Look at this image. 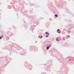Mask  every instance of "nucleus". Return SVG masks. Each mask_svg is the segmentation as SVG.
<instances>
[{
  "mask_svg": "<svg viewBox=\"0 0 74 74\" xmlns=\"http://www.w3.org/2000/svg\"><path fill=\"white\" fill-rule=\"evenodd\" d=\"M50 46H49V47H47V50H48L49 49V47H50Z\"/></svg>",
  "mask_w": 74,
  "mask_h": 74,
  "instance_id": "f257e3e1",
  "label": "nucleus"
},
{
  "mask_svg": "<svg viewBox=\"0 0 74 74\" xmlns=\"http://www.w3.org/2000/svg\"><path fill=\"white\" fill-rule=\"evenodd\" d=\"M45 34H48V35H49V34H48V33L47 32H46Z\"/></svg>",
  "mask_w": 74,
  "mask_h": 74,
  "instance_id": "f03ea898",
  "label": "nucleus"
},
{
  "mask_svg": "<svg viewBox=\"0 0 74 74\" xmlns=\"http://www.w3.org/2000/svg\"><path fill=\"white\" fill-rule=\"evenodd\" d=\"M55 16H56V17H58V16L57 14H55Z\"/></svg>",
  "mask_w": 74,
  "mask_h": 74,
  "instance_id": "7ed1b4c3",
  "label": "nucleus"
},
{
  "mask_svg": "<svg viewBox=\"0 0 74 74\" xmlns=\"http://www.w3.org/2000/svg\"><path fill=\"white\" fill-rule=\"evenodd\" d=\"M59 29H58L57 30V32H59Z\"/></svg>",
  "mask_w": 74,
  "mask_h": 74,
  "instance_id": "20e7f679",
  "label": "nucleus"
},
{
  "mask_svg": "<svg viewBox=\"0 0 74 74\" xmlns=\"http://www.w3.org/2000/svg\"><path fill=\"white\" fill-rule=\"evenodd\" d=\"M46 37H48V35H46Z\"/></svg>",
  "mask_w": 74,
  "mask_h": 74,
  "instance_id": "39448f33",
  "label": "nucleus"
},
{
  "mask_svg": "<svg viewBox=\"0 0 74 74\" xmlns=\"http://www.w3.org/2000/svg\"><path fill=\"white\" fill-rule=\"evenodd\" d=\"M58 38H56V41H58Z\"/></svg>",
  "mask_w": 74,
  "mask_h": 74,
  "instance_id": "423d86ee",
  "label": "nucleus"
},
{
  "mask_svg": "<svg viewBox=\"0 0 74 74\" xmlns=\"http://www.w3.org/2000/svg\"><path fill=\"white\" fill-rule=\"evenodd\" d=\"M3 37V35H2L1 36V38H2Z\"/></svg>",
  "mask_w": 74,
  "mask_h": 74,
  "instance_id": "0eeeda50",
  "label": "nucleus"
},
{
  "mask_svg": "<svg viewBox=\"0 0 74 74\" xmlns=\"http://www.w3.org/2000/svg\"><path fill=\"white\" fill-rule=\"evenodd\" d=\"M40 38H42V36L41 37H40Z\"/></svg>",
  "mask_w": 74,
  "mask_h": 74,
  "instance_id": "6e6552de",
  "label": "nucleus"
},
{
  "mask_svg": "<svg viewBox=\"0 0 74 74\" xmlns=\"http://www.w3.org/2000/svg\"><path fill=\"white\" fill-rule=\"evenodd\" d=\"M1 39V36H0V39Z\"/></svg>",
  "mask_w": 74,
  "mask_h": 74,
  "instance_id": "1a4fd4ad",
  "label": "nucleus"
},
{
  "mask_svg": "<svg viewBox=\"0 0 74 74\" xmlns=\"http://www.w3.org/2000/svg\"><path fill=\"white\" fill-rule=\"evenodd\" d=\"M60 33V31H59L58 33Z\"/></svg>",
  "mask_w": 74,
  "mask_h": 74,
  "instance_id": "9d476101",
  "label": "nucleus"
},
{
  "mask_svg": "<svg viewBox=\"0 0 74 74\" xmlns=\"http://www.w3.org/2000/svg\"><path fill=\"white\" fill-rule=\"evenodd\" d=\"M38 37H39H39H40V36H39Z\"/></svg>",
  "mask_w": 74,
  "mask_h": 74,
  "instance_id": "9b49d317",
  "label": "nucleus"
},
{
  "mask_svg": "<svg viewBox=\"0 0 74 74\" xmlns=\"http://www.w3.org/2000/svg\"><path fill=\"white\" fill-rule=\"evenodd\" d=\"M58 41H59V40H58Z\"/></svg>",
  "mask_w": 74,
  "mask_h": 74,
  "instance_id": "f8f14e48",
  "label": "nucleus"
}]
</instances>
